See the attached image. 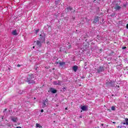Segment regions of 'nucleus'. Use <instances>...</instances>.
Wrapping results in <instances>:
<instances>
[{
	"mask_svg": "<svg viewBox=\"0 0 128 128\" xmlns=\"http://www.w3.org/2000/svg\"><path fill=\"white\" fill-rule=\"evenodd\" d=\"M36 77L34 76V74H28L27 76L26 82L29 84H36Z\"/></svg>",
	"mask_w": 128,
	"mask_h": 128,
	"instance_id": "nucleus-1",
	"label": "nucleus"
},
{
	"mask_svg": "<svg viewBox=\"0 0 128 128\" xmlns=\"http://www.w3.org/2000/svg\"><path fill=\"white\" fill-rule=\"evenodd\" d=\"M104 67L100 66L98 68H95V72H96V74H102V72H104Z\"/></svg>",
	"mask_w": 128,
	"mask_h": 128,
	"instance_id": "nucleus-2",
	"label": "nucleus"
},
{
	"mask_svg": "<svg viewBox=\"0 0 128 128\" xmlns=\"http://www.w3.org/2000/svg\"><path fill=\"white\" fill-rule=\"evenodd\" d=\"M40 38H39L40 42H45L46 40V34H40Z\"/></svg>",
	"mask_w": 128,
	"mask_h": 128,
	"instance_id": "nucleus-3",
	"label": "nucleus"
},
{
	"mask_svg": "<svg viewBox=\"0 0 128 128\" xmlns=\"http://www.w3.org/2000/svg\"><path fill=\"white\" fill-rule=\"evenodd\" d=\"M62 82L60 80H55L53 82L54 86H62Z\"/></svg>",
	"mask_w": 128,
	"mask_h": 128,
	"instance_id": "nucleus-4",
	"label": "nucleus"
},
{
	"mask_svg": "<svg viewBox=\"0 0 128 128\" xmlns=\"http://www.w3.org/2000/svg\"><path fill=\"white\" fill-rule=\"evenodd\" d=\"M50 92H52V94H56V92H58V90L54 88H50Z\"/></svg>",
	"mask_w": 128,
	"mask_h": 128,
	"instance_id": "nucleus-5",
	"label": "nucleus"
},
{
	"mask_svg": "<svg viewBox=\"0 0 128 128\" xmlns=\"http://www.w3.org/2000/svg\"><path fill=\"white\" fill-rule=\"evenodd\" d=\"M100 22V19H98V16H96L95 17L94 20V21L93 22H94V24H96V22Z\"/></svg>",
	"mask_w": 128,
	"mask_h": 128,
	"instance_id": "nucleus-6",
	"label": "nucleus"
},
{
	"mask_svg": "<svg viewBox=\"0 0 128 128\" xmlns=\"http://www.w3.org/2000/svg\"><path fill=\"white\" fill-rule=\"evenodd\" d=\"M12 36H18V34L16 30H13L12 32Z\"/></svg>",
	"mask_w": 128,
	"mask_h": 128,
	"instance_id": "nucleus-7",
	"label": "nucleus"
},
{
	"mask_svg": "<svg viewBox=\"0 0 128 128\" xmlns=\"http://www.w3.org/2000/svg\"><path fill=\"white\" fill-rule=\"evenodd\" d=\"M114 8L116 10H120V8H122V7L118 5H116L114 7Z\"/></svg>",
	"mask_w": 128,
	"mask_h": 128,
	"instance_id": "nucleus-8",
	"label": "nucleus"
},
{
	"mask_svg": "<svg viewBox=\"0 0 128 128\" xmlns=\"http://www.w3.org/2000/svg\"><path fill=\"white\" fill-rule=\"evenodd\" d=\"M78 66H74L72 67V70H74V72H76V70H78Z\"/></svg>",
	"mask_w": 128,
	"mask_h": 128,
	"instance_id": "nucleus-9",
	"label": "nucleus"
},
{
	"mask_svg": "<svg viewBox=\"0 0 128 128\" xmlns=\"http://www.w3.org/2000/svg\"><path fill=\"white\" fill-rule=\"evenodd\" d=\"M60 51L64 52H65V54H66V48H60Z\"/></svg>",
	"mask_w": 128,
	"mask_h": 128,
	"instance_id": "nucleus-10",
	"label": "nucleus"
},
{
	"mask_svg": "<svg viewBox=\"0 0 128 128\" xmlns=\"http://www.w3.org/2000/svg\"><path fill=\"white\" fill-rule=\"evenodd\" d=\"M12 120L14 122H16V120H18V118L16 117H12Z\"/></svg>",
	"mask_w": 128,
	"mask_h": 128,
	"instance_id": "nucleus-11",
	"label": "nucleus"
},
{
	"mask_svg": "<svg viewBox=\"0 0 128 128\" xmlns=\"http://www.w3.org/2000/svg\"><path fill=\"white\" fill-rule=\"evenodd\" d=\"M41 42L40 40H37L36 41V45L38 46H42V43L40 42Z\"/></svg>",
	"mask_w": 128,
	"mask_h": 128,
	"instance_id": "nucleus-12",
	"label": "nucleus"
},
{
	"mask_svg": "<svg viewBox=\"0 0 128 128\" xmlns=\"http://www.w3.org/2000/svg\"><path fill=\"white\" fill-rule=\"evenodd\" d=\"M82 110H86V106H84L81 108Z\"/></svg>",
	"mask_w": 128,
	"mask_h": 128,
	"instance_id": "nucleus-13",
	"label": "nucleus"
},
{
	"mask_svg": "<svg viewBox=\"0 0 128 128\" xmlns=\"http://www.w3.org/2000/svg\"><path fill=\"white\" fill-rule=\"evenodd\" d=\"M125 120L126 122H124L123 124H126V126H128V118H126Z\"/></svg>",
	"mask_w": 128,
	"mask_h": 128,
	"instance_id": "nucleus-14",
	"label": "nucleus"
},
{
	"mask_svg": "<svg viewBox=\"0 0 128 128\" xmlns=\"http://www.w3.org/2000/svg\"><path fill=\"white\" fill-rule=\"evenodd\" d=\"M36 128H42V126H40L39 124H38V123L36 124Z\"/></svg>",
	"mask_w": 128,
	"mask_h": 128,
	"instance_id": "nucleus-15",
	"label": "nucleus"
},
{
	"mask_svg": "<svg viewBox=\"0 0 128 128\" xmlns=\"http://www.w3.org/2000/svg\"><path fill=\"white\" fill-rule=\"evenodd\" d=\"M59 64L61 66H64V64H66V62H60Z\"/></svg>",
	"mask_w": 128,
	"mask_h": 128,
	"instance_id": "nucleus-16",
	"label": "nucleus"
},
{
	"mask_svg": "<svg viewBox=\"0 0 128 128\" xmlns=\"http://www.w3.org/2000/svg\"><path fill=\"white\" fill-rule=\"evenodd\" d=\"M46 103H44V102H43L42 108H46Z\"/></svg>",
	"mask_w": 128,
	"mask_h": 128,
	"instance_id": "nucleus-17",
	"label": "nucleus"
},
{
	"mask_svg": "<svg viewBox=\"0 0 128 128\" xmlns=\"http://www.w3.org/2000/svg\"><path fill=\"white\" fill-rule=\"evenodd\" d=\"M67 44H69L68 46V48H72V45L70 44V42H67Z\"/></svg>",
	"mask_w": 128,
	"mask_h": 128,
	"instance_id": "nucleus-18",
	"label": "nucleus"
},
{
	"mask_svg": "<svg viewBox=\"0 0 128 128\" xmlns=\"http://www.w3.org/2000/svg\"><path fill=\"white\" fill-rule=\"evenodd\" d=\"M48 99L45 100L43 102H44V104H48Z\"/></svg>",
	"mask_w": 128,
	"mask_h": 128,
	"instance_id": "nucleus-19",
	"label": "nucleus"
},
{
	"mask_svg": "<svg viewBox=\"0 0 128 128\" xmlns=\"http://www.w3.org/2000/svg\"><path fill=\"white\" fill-rule=\"evenodd\" d=\"M111 110H116V107H114V106H112V108H111Z\"/></svg>",
	"mask_w": 128,
	"mask_h": 128,
	"instance_id": "nucleus-20",
	"label": "nucleus"
},
{
	"mask_svg": "<svg viewBox=\"0 0 128 128\" xmlns=\"http://www.w3.org/2000/svg\"><path fill=\"white\" fill-rule=\"evenodd\" d=\"M67 10H72V8H70V6H68V8H67Z\"/></svg>",
	"mask_w": 128,
	"mask_h": 128,
	"instance_id": "nucleus-21",
	"label": "nucleus"
},
{
	"mask_svg": "<svg viewBox=\"0 0 128 128\" xmlns=\"http://www.w3.org/2000/svg\"><path fill=\"white\" fill-rule=\"evenodd\" d=\"M40 32V30H36V31H35V34H38V32Z\"/></svg>",
	"mask_w": 128,
	"mask_h": 128,
	"instance_id": "nucleus-22",
	"label": "nucleus"
},
{
	"mask_svg": "<svg viewBox=\"0 0 128 128\" xmlns=\"http://www.w3.org/2000/svg\"><path fill=\"white\" fill-rule=\"evenodd\" d=\"M126 46L122 47V50H126Z\"/></svg>",
	"mask_w": 128,
	"mask_h": 128,
	"instance_id": "nucleus-23",
	"label": "nucleus"
},
{
	"mask_svg": "<svg viewBox=\"0 0 128 128\" xmlns=\"http://www.w3.org/2000/svg\"><path fill=\"white\" fill-rule=\"evenodd\" d=\"M116 86H118V88H117V90H120V86H118V85H116Z\"/></svg>",
	"mask_w": 128,
	"mask_h": 128,
	"instance_id": "nucleus-24",
	"label": "nucleus"
},
{
	"mask_svg": "<svg viewBox=\"0 0 128 128\" xmlns=\"http://www.w3.org/2000/svg\"><path fill=\"white\" fill-rule=\"evenodd\" d=\"M126 28H127V30H128V24L126 26Z\"/></svg>",
	"mask_w": 128,
	"mask_h": 128,
	"instance_id": "nucleus-25",
	"label": "nucleus"
},
{
	"mask_svg": "<svg viewBox=\"0 0 128 128\" xmlns=\"http://www.w3.org/2000/svg\"><path fill=\"white\" fill-rule=\"evenodd\" d=\"M63 90H66V88H64Z\"/></svg>",
	"mask_w": 128,
	"mask_h": 128,
	"instance_id": "nucleus-26",
	"label": "nucleus"
},
{
	"mask_svg": "<svg viewBox=\"0 0 128 128\" xmlns=\"http://www.w3.org/2000/svg\"><path fill=\"white\" fill-rule=\"evenodd\" d=\"M17 66L20 67V64H18L17 65Z\"/></svg>",
	"mask_w": 128,
	"mask_h": 128,
	"instance_id": "nucleus-27",
	"label": "nucleus"
},
{
	"mask_svg": "<svg viewBox=\"0 0 128 128\" xmlns=\"http://www.w3.org/2000/svg\"><path fill=\"white\" fill-rule=\"evenodd\" d=\"M41 112H44V110H41Z\"/></svg>",
	"mask_w": 128,
	"mask_h": 128,
	"instance_id": "nucleus-28",
	"label": "nucleus"
},
{
	"mask_svg": "<svg viewBox=\"0 0 128 128\" xmlns=\"http://www.w3.org/2000/svg\"><path fill=\"white\" fill-rule=\"evenodd\" d=\"M100 38H101V40H103L104 39V38H102V37H100Z\"/></svg>",
	"mask_w": 128,
	"mask_h": 128,
	"instance_id": "nucleus-29",
	"label": "nucleus"
},
{
	"mask_svg": "<svg viewBox=\"0 0 128 128\" xmlns=\"http://www.w3.org/2000/svg\"><path fill=\"white\" fill-rule=\"evenodd\" d=\"M82 78H84V76H82Z\"/></svg>",
	"mask_w": 128,
	"mask_h": 128,
	"instance_id": "nucleus-30",
	"label": "nucleus"
},
{
	"mask_svg": "<svg viewBox=\"0 0 128 128\" xmlns=\"http://www.w3.org/2000/svg\"><path fill=\"white\" fill-rule=\"evenodd\" d=\"M112 124H116V122H112Z\"/></svg>",
	"mask_w": 128,
	"mask_h": 128,
	"instance_id": "nucleus-31",
	"label": "nucleus"
},
{
	"mask_svg": "<svg viewBox=\"0 0 128 128\" xmlns=\"http://www.w3.org/2000/svg\"><path fill=\"white\" fill-rule=\"evenodd\" d=\"M65 110H68V108H66Z\"/></svg>",
	"mask_w": 128,
	"mask_h": 128,
	"instance_id": "nucleus-32",
	"label": "nucleus"
},
{
	"mask_svg": "<svg viewBox=\"0 0 128 128\" xmlns=\"http://www.w3.org/2000/svg\"><path fill=\"white\" fill-rule=\"evenodd\" d=\"M33 48H34V46H33Z\"/></svg>",
	"mask_w": 128,
	"mask_h": 128,
	"instance_id": "nucleus-33",
	"label": "nucleus"
},
{
	"mask_svg": "<svg viewBox=\"0 0 128 128\" xmlns=\"http://www.w3.org/2000/svg\"><path fill=\"white\" fill-rule=\"evenodd\" d=\"M34 100H36V98H34Z\"/></svg>",
	"mask_w": 128,
	"mask_h": 128,
	"instance_id": "nucleus-34",
	"label": "nucleus"
},
{
	"mask_svg": "<svg viewBox=\"0 0 128 128\" xmlns=\"http://www.w3.org/2000/svg\"><path fill=\"white\" fill-rule=\"evenodd\" d=\"M102 126H104V124H102Z\"/></svg>",
	"mask_w": 128,
	"mask_h": 128,
	"instance_id": "nucleus-35",
	"label": "nucleus"
},
{
	"mask_svg": "<svg viewBox=\"0 0 128 128\" xmlns=\"http://www.w3.org/2000/svg\"><path fill=\"white\" fill-rule=\"evenodd\" d=\"M46 104H48L47 103Z\"/></svg>",
	"mask_w": 128,
	"mask_h": 128,
	"instance_id": "nucleus-36",
	"label": "nucleus"
},
{
	"mask_svg": "<svg viewBox=\"0 0 128 128\" xmlns=\"http://www.w3.org/2000/svg\"><path fill=\"white\" fill-rule=\"evenodd\" d=\"M118 128H120V126H118Z\"/></svg>",
	"mask_w": 128,
	"mask_h": 128,
	"instance_id": "nucleus-37",
	"label": "nucleus"
},
{
	"mask_svg": "<svg viewBox=\"0 0 128 128\" xmlns=\"http://www.w3.org/2000/svg\"><path fill=\"white\" fill-rule=\"evenodd\" d=\"M118 128H120V126H118Z\"/></svg>",
	"mask_w": 128,
	"mask_h": 128,
	"instance_id": "nucleus-38",
	"label": "nucleus"
}]
</instances>
